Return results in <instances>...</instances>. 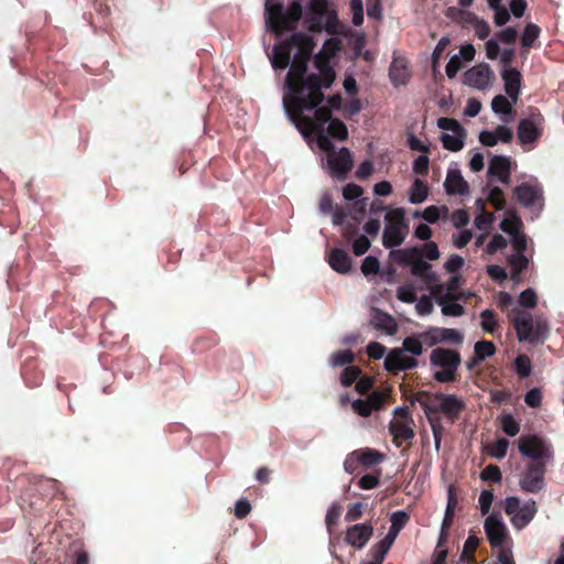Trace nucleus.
I'll return each mask as SVG.
<instances>
[{
	"label": "nucleus",
	"instance_id": "obj_5",
	"mask_svg": "<svg viewBox=\"0 0 564 564\" xmlns=\"http://www.w3.org/2000/svg\"><path fill=\"white\" fill-rule=\"evenodd\" d=\"M384 220L387 225L382 232V245L387 249L401 246L406 238L408 230L404 208L397 207L389 210Z\"/></svg>",
	"mask_w": 564,
	"mask_h": 564
},
{
	"label": "nucleus",
	"instance_id": "obj_42",
	"mask_svg": "<svg viewBox=\"0 0 564 564\" xmlns=\"http://www.w3.org/2000/svg\"><path fill=\"white\" fill-rule=\"evenodd\" d=\"M467 21L474 25L475 33L480 40H485L489 36L491 30L488 22L479 19L477 15L473 13L468 14Z\"/></svg>",
	"mask_w": 564,
	"mask_h": 564
},
{
	"label": "nucleus",
	"instance_id": "obj_18",
	"mask_svg": "<svg viewBox=\"0 0 564 564\" xmlns=\"http://www.w3.org/2000/svg\"><path fill=\"white\" fill-rule=\"evenodd\" d=\"M487 174L489 177H497L502 184L511 182V160L505 155H494L489 161Z\"/></svg>",
	"mask_w": 564,
	"mask_h": 564
},
{
	"label": "nucleus",
	"instance_id": "obj_52",
	"mask_svg": "<svg viewBox=\"0 0 564 564\" xmlns=\"http://www.w3.org/2000/svg\"><path fill=\"white\" fill-rule=\"evenodd\" d=\"M514 366H516V371L520 377L527 378L530 376L531 361L528 356H525V355L518 356L516 358Z\"/></svg>",
	"mask_w": 564,
	"mask_h": 564
},
{
	"label": "nucleus",
	"instance_id": "obj_36",
	"mask_svg": "<svg viewBox=\"0 0 564 564\" xmlns=\"http://www.w3.org/2000/svg\"><path fill=\"white\" fill-rule=\"evenodd\" d=\"M427 397L426 392H420L416 394L411 402L415 403L417 402L420 406L423 409L430 424L440 422L438 419L435 417V415L441 412V409H438V404H433L426 401L424 398Z\"/></svg>",
	"mask_w": 564,
	"mask_h": 564
},
{
	"label": "nucleus",
	"instance_id": "obj_13",
	"mask_svg": "<svg viewBox=\"0 0 564 564\" xmlns=\"http://www.w3.org/2000/svg\"><path fill=\"white\" fill-rule=\"evenodd\" d=\"M494 73L488 64H479L469 68L464 74L466 85L484 90L490 86Z\"/></svg>",
	"mask_w": 564,
	"mask_h": 564
},
{
	"label": "nucleus",
	"instance_id": "obj_7",
	"mask_svg": "<svg viewBox=\"0 0 564 564\" xmlns=\"http://www.w3.org/2000/svg\"><path fill=\"white\" fill-rule=\"evenodd\" d=\"M505 511L517 530L525 528L535 517L538 508L533 500L520 506V499L511 496L505 499Z\"/></svg>",
	"mask_w": 564,
	"mask_h": 564
},
{
	"label": "nucleus",
	"instance_id": "obj_43",
	"mask_svg": "<svg viewBox=\"0 0 564 564\" xmlns=\"http://www.w3.org/2000/svg\"><path fill=\"white\" fill-rule=\"evenodd\" d=\"M511 101L508 100L503 95H497L491 101V110L497 115H509L512 111Z\"/></svg>",
	"mask_w": 564,
	"mask_h": 564
},
{
	"label": "nucleus",
	"instance_id": "obj_21",
	"mask_svg": "<svg viewBox=\"0 0 564 564\" xmlns=\"http://www.w3.org/2000/svg\"><path fill=\"white\" fill-rule=\"evenodd\" d=\"M370 325L375 329L380 330L388 336L395 335L399 328L398 323L393 316L378 308L372 311Z\"/></svg>",
	"mask_w": 564,
	"mask_h": 564
},
{
	"label": "nucleus",
	"instance_id": "obj_41",
	"mask_svg": "<svg viewBox=\"0 0 564 564\" xmlns=\"http://www.w3.org/2000/svg\"><path fill=\"white\" fill-rule=\"evenodd\" d=\"M328 135L333 138H337L340 141H344L348 138V130L346 124L339 119H332L327 127Z\"/></svg>",
	"mask_w": 564,
	"mask_h": 564
},
{
	"label": "nucleus",
	"instance_id": "obj_60",
	"mask_svg": "<svg viewBox=\"0 0 564 564\" xmlns=\"http://www.w3.org/2000/svg\"><path fill=\"white\" fill-rule=\"evenodd\" d=\"M433 303L429 295H423L415 305V311L417 315L426 316L433 312Z\"/></svg>",
	"mask_w": 564,
	"mask_h": 564
},
{
	"label": "nucleus",
	"instance_id": "obj_25",
	"mask_svg": "<svg viewBox=\"0 0 564 564\" xmlns=\"http://www.w3.org/2000/svg\"><path fill=\"white\" fill-rule=\"evenodd\" d=\"M518 202L524 207H531L541 197V188L535 185L522 183L513 189Z\"/></svg>",
	"mask_w": 564,
	"mask_h": 564
},
{
	"label": "nucleus",
	"instance_id": "obj_27",
	"mask_svg": "<svg viewBox=\"0 0 564 564\" xmlns=\"http://www.w3.org/2000/svg\"><path fill=\"white\" fill-rule=\"evenodd\" d=\"M389 77L394 87L405 85L410 78V70L403 58H393L389 67Z\"/></svg>",
	"mask_w": 564,
	"mask_h": 564
},
{
	"label": "nucleus",
	"instance_id": "obj_3",
	"mask_svg": "<svg viewBox=\"0 0 564 564\" xmlns=\"http://www.w3.org/2000/svg\"><path fill=\"white\" fill-rule=\"evenodd\" d=\"M460 364V354L455 349L437 347L430 355L431 367L437 368L433 373V379L440 383L455 382Z\"/></svg>",
	"mask_w": 564,
	"mask_h": 564
},
{
	"label": "nucleus",
	"instance_id": "obj_4",
	"mask_svg": "<svg viewBox=\"0 0 564 564\" xmlns=\"http://www.w3.org/2000/svg\"><path fill=\"white\" fill-rule=\"evenodd\" d=\"M509 318L513 324L519 341L543 343L550 333L549 324L543 319L534 321L528 312H518Z\"/></svg>",
	"mask_w": 564,
	"mask_h": 564
},
{
	"label": "nucleus",
	"instance_id": "obj_35",
	"mask_svg": "<svg viewBox=\"0 0 564 564\" xmlns=\"http://www.w3.org/2000/svg\"><path fill=\"white\" fill-rule=\"evenodd\" d=\"M429 196V187H427V184L420 180V178H415L410 191H409V202L411 204H422L423 202L426 200Z\"/></svg>",
	"mask_w": 564,
	"mask_h": 564
},
{
	"label": "nucleus",
	"instance_id": "obj_23",
	"mask_svg": "<svg viewBox=\"0 0 564 564\" xmlns=\"http://www.w3.org/2000/svg\"><path fill=\"white\" fill-rule=\"evenodd\" d=\"M389 259L398 264L413 268L416 262L423 261L421 259V249L417 247L392 249L389 252Z\"/></svg>",
	"mask_w": 564,
	"mask_h": 564
},
{
	"label": "nucleus",
	"instance_id": "obj_22",
	"mask_svg": "<svg viewBox=\"0 0 564 564\" xmlns=\"http://www.w3.org/2000/svg\"><path fill=\"white\" fill-rule=\"evenodd\" d=\"M444 187L448 195H467L469 193V185L457 169L448 170Z\"/></svg>",
	"mask_w": 564,
	"mask_h": 564
},
{
	"label": "nucleus",
	"instance_id": "obj_38",
	"mask_svg": "<svg viewBox=\"0 0 564 564\" xmlns=\"http://www.w3.org/2000/svg\"><path fill=\"white\" fill-rule=\"evenodd\" d=\"M480 326L485 333L494 334L498 328L496 314L492 310H484L480 313Z\"/></svg>",
	"mask_w": 564,
	"mask_h": 564
},
{
	"label": "nucleus",
	"instance_id": "obj_16",
	"mask_svg": "<svg viewBox=\"0 0 564 564\" xmlns=\"http://www.w3.org/2000/svg\"><path fill=\"white\" fill-rule=\"evenodd\" d=\"M417 360L413 357L405 356L403 350L394 348L386 356L384 368L389 372H399L417 367Z\"/></svg>",
	"mask_w": 564,
	"mask_h": 564
},
{
	"label": "nucleus",
	"instance_id": "obj_45",
	"mask_svg": "<svg viewBox=\"0 0 564 564\" xmlns=\"http://www.w3.org/2000/svg\"><path fill=\"white\" fill-rule=\"evenodd\" d=\"M509 441L506 438H499L497 442L488 444L487 452L490 456L502 459L507 455Z\"/></svg>",
	"mask_w": 564,
	"mask_h": 564
},
{
	"label": "nucleus",
	"instance_id": "obj_37",
	"mask_svg": "<svg viewBox=\"0 0 564 564\" xmlns=\"http://www.w3.org/2000/svg\"><path fill=\"white\" fill-rule=\"evenodd\" d=\"M475 362H480L487 357H491L496 352L494 343L488 340H479L474 346Z\"/></svg>",
	"mask_w": 564,
	"mask_h": 564
},
{
	"label": "nucleus",
	"instance_id": "obj_51",
	"mask_svg": "<svg viewBox=\"0 0 564 564\" xmlns=\"http://www.w3.org/2000/svg\"><path fill=\"white\" fill-rule=\"evenodd\" d=\"M501 429L509 436H516L520 431L519 423L512 415L507 414L501 419Z\"/></svg>",
	"mask_w": 564,
	"mask_h": 564
},
{
	"label": "nucleus",
	"instance_id": "obj_58",
	"mask_svg": "<svg viewBox=\"0 0 564 564\" xmlns=\"http://www.w3.org/2000/svg\"><path fill=\"white\" fill-rule=\"evenodd\" d=\"M507 246L508 240L503 236L496 234L487 245L486 251L487 253L492 254L499 250L505 249Z\"/></svg>",
	"mask_w": 564,
	"mask_h": 564
},
{
	"label": "nucleus",
	"instance_id": "obj_11",
	"mask_svg": "<svg viewBox=\"0 0 564 564\" xmlns=\"http://www.w3.org/2000/svg\"><path fill=\"white\" fill-rule=\"evenodd\" d=\"M419 336L429 347L447 343L462 345L464 341L463 333L456 328L430 327L427 330L420 333Z\"/></svg>",
	"mask_w": 564,
	"mask_h": 564
},
{
	"label": "nucleus",
	"instance_id": "obj_30",
	"mask_svg": "<svg viewBox=\"0 0 564 564\" xmlns=\"http://www.w3.org/2000/svg\"><path fill=\"white\" fill-rule=\"evenodd\" d=\"M510 267V279L513 283L518 284L522 281L521 273L529 265V258L523 253H511L507 258Z\"/></svg>",
	"mask_w": 564,
	"mask_h": 564
},
{
	"label": "nucleus",
	"instance_id": "obj_24",
	"mask_svg": "<svg viewBox=\"0 0 564 564\" xmlns=\"http://www.w3.org/2000/svg\"><path fill=\"white\" fill-rule=\"evenodd\" d=\"M291 47H294L291 39L273 46L270 62L274 69H284L290 65Z\"/></svg>",
	"mask_w": 564,
	"mask_h": 564
},
{
	"label": "nucleus",
	"instance_id": "obj_57",
	"mask_svg": "<svg viewBox=\"0 0 564 564\" xmlns=\"http://www.w3.org/2000/svg\"><path fill=\"white\" fill-rule=\"evenodd\" d=\"M488 200L497 208L503 209L506 206V200L503 198V192L500 187L495 186L490 188L488 193Z\"/></svg>",
	"mask_w": 564,
	"mask_h": 564
},
{
	"label": "nucleus",
	"instance_id": "obj_39",
	"mask_svg": "<svg viewBox=\"0 0 564 564\" xmlns=\"http://www.w3.org/2000/svg\"><path fill=\"white\" fill-rule=\"evenodd\" d=\"M423 340L420 338L419 334L416 336H409L403 339L402 350L403 352H410L413 356H421L423 354Z\"/></svg>",
	"mask_w": 564,
	"mask_h": 564
},
{
	"label": "nucleus",
	"instance_id": "obj_61",
	"mask_svg": "<svg viewBox=\"0 0 564 564\" xmlns=\"http://www.w3.org/2000/svg\"><path fill=\"white\" fill-rule=\"evenodd\" d=\"M429 156L426 154H421L414 160L412 170L417 175H426L429 172Z\"/></svg>",
	"mask_w": 564,
	"mask_h": 564
},
{
	"label": "nucleus",
	"instance_id": "obj_6",
	"mask_svg": "<svg viewBox=\"0 0 564 564\" xmlns=\"http://www.w3.org/2000/svg\"><path fill=\"white\" fill-rule=\"evenodd\" d=\"M317 105L312 110L314 111V117L311 118L304 115L305 110L299 111H285L292 122L296 126V128L302 132L303 135L307 137L314 132H318V130H323V126L332 120V109L328 106L318 107Z\"/></svg>",
	"mask_w": 564,
	"mask_h": 564
},
{
	"label": "nucleus",
	"instance_id": "obj_33",
	"mask_svg": "<svg viewBox=\"0 0 564 564\" xmlns=\"http://www.w3.org/2000/svg\"><path fill=\"white\" fill-rule=\"evenodd\" d=\"M327 0H311L310 10L315 15V19L311 21L308 29L311 31H318L322 28V20L327 11Z\"/></svg>",
	"mask_w": 564,
	"mask_h": 564
},
{
	"label": "nucleus",
	"instance_id": "obj_64",
	"mask_svg": "<svg viewBox=\"0 0 564 564\" xmlns=\"http://www.w3.org/2000/svg\"><path fill=\"white\" fill-rule=\"evenodd\" d=\"M379 260L373 256H368L361 263V272L365 275L373 274L379 271Z\"/></svg>",
	"mask_w": 564,
	"mask_h": 564
},
{
	"label": "nucleus",
	"instance_id": "obj_50",
	"mask_svg": "<svg viewBox=\"0 0 564 564\" xmlns=\"http://www.w3.org/2000/svg\"><path fill=\"white\" fill-rule=\"evenodd\" d=\"M520 227L521 220L517 216H512L511 218H505L500 223V229L510 236L520 232Z\"/></svg>",
	"mask_w": 564,
	"mask_h": 564
},
{
	"label": "nucleus",
	"instance_id": "obj_49",
	"mask_svg": "<svg viewBox=\"0 0 564 564\" xmlns=\"http://www.w3.org/2000/svg\"><path fill=\"white\" fill-rule=\"evenodd\" d=\"M480 478L485 481L499 484L502 480V475L498 466L488 465L481 470Z\"/></svg>",
	"mask_w": 564,
	"mask_h": 564
},
{
	"label": "nucleus",
	"instance_id": "obj_63",
	"mask_svg": "<svg viewBox=\"0 0 564 564\" xmlns=\"http://www.w3.org/2000/svg\"><path fill=\"white\" fill-rule=\"evenodd\" d=\"M364 194V189L360 185L349 183L343 188V196L347 200H354L359 198Z\"/></svg>",
	"mask_w": 564,
	"mask_h": 564
},
{
	"label": "nucleus",
	"instance_id": "obj_15",
	"mask_svg": "<svg viewBox=\"0 0 564 564\" xmlns=\"http://www.w3.org/2000/svg\"><path fill=\"white\" fill-rule=\"evenodd\" d=\"M484 529L491 546L498 547L503 544L507 536V529L500 516L495 513L488 516L485 520Z\"/></svg>",
	"mask_w": 564,
	"mask_h": 564
},
{
	"label": "nucleus",
	"instance_id": "obj_55",
	"mask_svg": "<svg viewBox=\"0 0 564 564\" xmlns=\"http://www.w3.org/2000/svg\"><path fill=\"white\" fill-rule=\"evenodd\" d=\"M510 243L514 251L513 253H523L528 248V238L522 231H520L511 236Z\"/></svg>",
	"mask_w": 564,
	"mask_h": 564
},
{
	"label": "nucleus",
	"instance_id": "obj_10",
	"mask_svg": "<svg viewBox=\"0 0 564 564\" xmlns=\"http://www.w3.org/2000/svg\"><path fill=\"white\" fill-rule=\"evenodd\" d=\"M327 167L332 176L339 181L347 177L348 172L352 169L354 160L352 154L348 148H340L338 151H333L326 156Z\"/></svg>",
	"mask_w": 564,
	"mask_h": 564
},
{
	"label": "nucleus",
	"instance_id": "obj_56",
	"mask_svg": "<svg viewBox=\"0 0 564 564\" xmlns=\"http://www.w3.org/2000/svg\"><path fill=\"white\" fill-rule=\"evenodd\" d=\"M365 505L362 502H355L350 505L345 513L346 522H354L360 519L364 514Z\"/></svg>",
	"mask_w": 564,
	"mask_h": 564
},
{
	"label": "nucleus",
	"instance_id": "obj_31",
	"mask_svg": "<svg viewBox=\"0 0 564 564\" xmlns=\"http://www.w3.org/2000/svg\"><path fill=\"white\" fill-rule=\"evenodd\" d=\"M412 421H393L389 430L395 441L408 442L414 437V431L411 426Z\"/></svg>",
	"mask_w": 564,
	"mask_h": 564
},
{
	"label": "nucleus",
	"instance_id": "obj_47",
	"mask_svg": "<svg viewBox=\"0 0 564 564\" xmlns=\"http://www.w3.org/2000/svg\"><path fill=\"white\" fill-rule=\"evenodd\" d=\"M354 361V354L350 350H339L332 355L330 365L333 367H344Z\"/></svg>",
	"mask_w": 564,
	"mask_h": 564
},
{
	"label": "nucleus",
	"instance_id": "obj_20",
	"mask_svg": "<svg viewBox=\"0 0 564 564\" xmlns=\"http://www.w3.org/2000/svg\"><path fill=\"white\" fill-rule=\"evenodd\" d=\"M505 93L509 96L513 104H517L521 89V74L517 68L503 67L501 72Z\"/></svg>",
	"mask_w": 564,
	"mask_h": 564
},
{
	"label": "nucleus",
	"instance_id": "obj_2",
	"mask_svg": "<svg viewBox=\"0 0 564 564\" xmlns=\"http://www.w3.org/2000/svg\"><path fill=\"white\" fill-rule=\"evenodd\" d=\"M302 13L303 7L299 0H293L286 10L279 0L265 1V25L276 34L294 30L302 18Z\"/></svg>",
	"mask_w": 564,
	"mask_h": 564
},
{
	"label": "nucleus",
	"instance_id": "obj_17",
	"mask_svg": "<svg viewBox=\"0 0 564 564\" xmlns=\"http://www.w3.org/2000/svg\"><path fill=\"white\" fill-rule=\"evenodd\" d=\"M372 534L373 527L370 523H357L347 529L345 540L349 545L361 550L368 543Z\"/></svg>",
	"mask_w": 564,
	"mask_h": 564
},
{
	"label": "nucleus",
	"instance_id": "obj_32",
	"mask_svg": "<svg viewBox=\"0 0 564 564\" xmlns=\"http://www.w3.org/2000/svg\"><path fill=\"white\" fill-rule=\"evenodd\" d=\"M466 134V130H460L458 132H454L453 134L443 132L440 137V140L444 149L452 152H458L464 148Z\"/></svg>",
	"mask_w": 564,
	"mask_h": 564
},
{
	"label": "nucleus",
	"instance_id": "obj_12",
	"mask_svg": "<svg viewBox=\"0 0 564 564\" xmlns=\"http://www.w3.org/2000/svg\"><path fill=\"white\" fill-rule=\"evenodd\" d=\"M411 274L419 278L424 286L430 291L431 296L435 297L444 291V285L440 283V278L435 271L432 270V264L426 261H420L411 268Z\"/></svg>",
	"mask_w": 564,
	"mask_h": 564
},
{
	"label": "nucleus",
	"instance_id": "obj_59",
	"mask_svg": "<svg viewBox=\"0 0 564 564\" xmlns=\"http://www.w3.org/2000/svg\"><path fill=\"white\" fill-rule=\"evenodd\" d=\"M371 242L368 237L366 235H361L352 242V251L355 256L360 257L369 250Z\"/></svg>",
	"mask_w": 564,
	"mask_h": 564
},
{
	"label": "nucleus",
	"instance_id": "obj_19",
	"mask_svg": "<svg viewBox=\"0 0 564 564\" xmlns=\"http://www.w3.org/2000/svg\"><path fill=\"white\" fill-rule=\"evenodd\" d=\"M434 399L440 401L438 409L452 421L456 420L465 409L464 401L456 394L436 393Z\"/></svg>",
	"mask_w": 564,
	"mask_h": 564
},
{
	"label": "nucleus",
	"instance_id": "obj_34",
	"mask_svg": "<svg viewBox=\"0 0 564 564\" xmlns=\"http://www.w3.org/2000/svg\"><path fill=\"white\" fill-rule=\"evenodd\" d=\"M354 455H357L359 463L367 467L376 466L383 462V455L373 448L356 449Z\"/></svg>",
	"mask_w": 564,
	"mask_h": 564
},
{
	"label": "nucleus",
	"instance_id": "obj_48",
	"mask_svg": "<svg viewBox=\"0 0 564 564\" xmlns=\"http://www.w3.org/2000/svg\"><path fill=\"white\" fill-rule=\"evenodd\" d=\"M340 514H341V506L338 502L334 501L327 509V512L325 516V524L328 530H330L337 523Z\"/></svg>",
	"mask_w": 564,
	"mask_h": 564
},
{
	"label": "nucleus",
	"instance_id": "obj_40",
	"mask_svg": "<svg viewBox=\"0 0 564 564\" xmlns=\"http://www.w3.org/2000/svg\"><path fill=\"white\" fill-rule=\"evenodd\" d=\"M393 545V542L390 541V538H383L381 539L370 551L372 560L383 563V560Z\"/></svg>",
	"mask_w": 564,
	"mask_h": 564
},
{
	"label": "nucleus",
	"instance_id": "obj_54",
	"mask_svg": "<svg viewBox=\"0 0 564 564\" xmlns=\"http://www.w3.org/2000/svg\"><path fill=\"white\" fill-rule=\"evenodd\" d=\"M397 299L403 303H414L416 293L412 285H403L397 290Z\"/></svg>",
	"mask_w": 564,
	"mask_h": 564
},
{
	"label": "nucleus",
	"instance_id": "obj_28",
	"mask_svg": "<svg viewBox=\"0 0 564 564\" xmlns=\"http://www.w3.org/2000/svg\"><path fill=\"white\" fill-rule=\"evenodd\" d=\"M328 263L333 270L346 274L351 269V259L349 254L339 248H334L329 253Z\"/></svg>",
	"mask_w": 564,
	"mask_h": 564
},
{
	"label": "nucleus",
	"instance_id": "obj_1",
	"mask_svg": "<svg viewBox=\"0 0 564 564\" xmlns=\"http://www.w3.org/2000/svg\"><path fill=\"white\" fill-rule=\"evenodd\" d=\"M291 43L297 48V53L285 77L288 93L283 97V107L285 111L311 110L323 102L322 89H328L336 75L321 53L314 59L321 75H306L314 42L310 35L299 32L291 35Z\"/></svg>",
	"mask_w": 564,
	"mask_h": 564
},
{
	"label": "nucleus",
	"instance_id": "obj_46",
	"mask_svg": "<svg viewBox=\"0 0 564 564\" xmlns=\"http://www.w3.org/2000/svg\"><path fill=\"white\" fill-rule=\"evenodd\" d=\"M540 35V28L534 23H529L522 34L521 44L523 47L529 48L533 45L534 41Z\"/></svg>",
	"mask_w": 564,
	"mask_h": 564
},
{
	"label": "nucleus",
	"instance_id": "obj_44",
	"mask_svg": "<svg viewBox=\"0 0 564 564\" xmlns=\"http://www.w3.org/2000/svg\"><path fill=\"white\" fill-rule=\"evenodd\" d=\"M441 213L447 214L448 208L446 206L437 207V206L432 205V206H427L422 212V214H420L419 212L414 213V217L422 216L427 223L434 224L440 219Z\"/></svg>",
	"mask_w": 564,
	"mask_h": 564
},
{
	"label": "nucleus",
	"instance_id": "obj_53",
	"mask_svg": "<svg viewBox=\"0 0 564 564\" xmlns=\"http://www.w3.org/2000/svg\"><path fill=\"white\" fill-rule=\"evenodd\" d=\"M360 369L357 367H346L340 376V383L344 387H350L359 377Z\"/></svg>",
	"mask_w": 564,
	"mask_h": 564
},
{
	"label": "nucleus",
	"instance_id": "obj_14",
	"mask_svg": "<svg viewBox=\"0 0 564 564\" xmlns=\"http://www.w3.org/2000/svg\"><path fill=\"white\" fill-rule=\"evenodd\" d=\"M542 122L543 118L540 113H538L534 119L520 120L517 129L520 143L527 144L536 141L542 134Z\"/></svg>",
	"mask_w": 564,
	"mask_h": 564
},
{
	"label": "nucleus",
	"instance_id": "obj_62",
	"mask_svg": "<svg viewBox=\"0 0 564 564\" xmlns=\"http://www.w3.org/2000/svg\"><path fill=\"white\" fill-rule=\"evenodd\" d=\"M519 304L527 308H533L536 305V294L532 289H527L520 293Z\"/></svg>",
	"mask_w": 564,
	"mask_h": 564
},
{
	"label": "nucleus",
	"instance_id": "obj_29",
	"mask_svg": "<svg viewBox=\"0 0 564 564\" xmlns=\"http://www.w3.org/2000/svg\"><path fill=\"white\" fill-rule=\"evenodd\" d=\"M435 302L441 306L442 314L445 316H454L459 317L464 315L465 310L463 305L458 303H447L448 300H456L457 297L454 294L449 293H440L435 297Z\"/></svg>",
	"mask_w": 564,
	"mask_h": 564
},
{
	"label": "nucleus",
	"instance_id": "obj_9",
	"mask_svg": "<svg viewBox=\"0 0 564 564\" xmlns=\"http://www.w3.org/2000/svg\"><path fill=\"white\" fill-rule=\"evenodd\" d=\"M545 462L531 460L520 476L519 486L524 492L538 494L545 486Z\"/></svg>",
	"mask_w": 564,
	"mask_h": 564
},
{
	"label": "nucleus",
	"instance_id": "obj_8",
	"mask_svg": "<svg viewBox=\"0 0 564 564\" xmlns=\"http://www.w3.org/2000/svg\"><path fill=\"white\" fill-rule=\"evenodd\" d=\"M518 448L521 455L531 460H549L553 457L551 444L536 435H521L518 440Z\"/></svg>",
	"mask_w": 564,
	"mask_h": 564
},
{
	"label": "nucleus",
	"instance_id": "obj_26",
	"mask_svg": "<svg viewBox=\"0 0 564 564\" xmlns=\"http://www.w3.org/2000/svg\"><path fill=\"white\" fill-rule=\"evenodd\" d=\"M457 505V499L455 497V490L453 486H449L447 490V505L445 509V514L442 523V530L440 534V539L437 542V547L440 549L443 542L446 540V530L452 525L454 510Z\"/></svg>",
	"mask_w": 564,
	"mask_h": 564
}]
</instances>
